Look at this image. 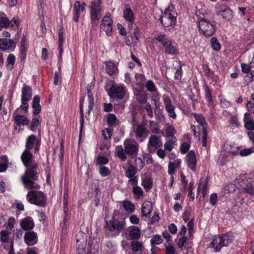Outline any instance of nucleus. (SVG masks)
I'll use <instances>...</instances> for the list:
<instances>
[{"instance_id": "obj_24", "label": "nucleus", "mask_w": 254, "mask_h": 254, "mask_svg": "<svg viewBox=\"0 0 254 254\" xmlns=\"http://www.w3.org/2000/svg\"><path fill=\"white\" fill-rule=\"evenodd\" d=\"M40 98L39 95H35L32 101V107L33 109V114L34 115H38L41 112V108L40 105Z\"/></svg>"}, {"instance_id": "obj_64", "label": "nucleus", "mask_w": 254, "mask_h": 254, "mask_svg": "<svg viewBox=\"0 0 254 254\" xmlns=\"http://www.w3.org/2000/svg\"><path fill=\"white\" fill-rule=\"evenodd\" d=\"M245 127L249 130H254V122L251 120L246 122Z\"/></svg>"}, {"instance_id": "obj_10", "label": "nucleus", "mask_w": 254, "mask_h": 254, "mask_svg": "<svg viewBox=\"0 0 254 254\" xmlns=\"http://www.w3.org/2000/svg\"><path fill=\"white\" fill-rule=\"evenodd\" d=\"M108 94L111 98L123 99L125 94V88L123 86L112 84L108 90Z\"/></svg>"}, {"instance_id": "obj_37", "label": "nucleus", "mask_w": 254, "mask_h": 254, "mask_svg": "<svg viewBox=\"0 0 254 254\" xmlns=\"http://www.w3.org/2000/svg\"><path fill=\"white\" fill-rule=\"evenodd\" d=\"M175 132V129L173 126H168L166 130V139H173L175 141V140L177 139L174 135Z\"/></svg>"}, {"instance_id": "obj_48", "label": "nucleus", "mask_w": 254, "mask_h": 254, "mask_svg": "<svg viewBox=\"0 0 254 254\" xmlns=\"http://www.w3.org/2000/svg\"><path fill=\"white\" fill-rule=\"evenodd\" d=\"M40 124L39 120L36 118H34L32 120V122L30 126L29 127V128L32 131H35L38 125Z\"/></svg>"}, {"instance_id": "obj_9", "label": "nucleus", "mask_w": 254, "mask_h": 254, "mask_svg": "<svg viewBox=\"0 0 254 254\" xmlns=\"http://www.w3.org/2000/svg\"><path fill=\"white\" fill-rule=\"evenodd\" d=\"M216 13L217 16H221L223 19L229 21L233 17V12L229 7L226 5L217 4L216 6Z\"/></svg>"}, {"instance_id": "obj_53", "label": "nucleus", "mask_w": 254, "mask_h": 254, "mask_svg": "<svg viewBox=\"0 0 254 254\" xmlns=\"http://www.w3.org/2000/svg\"><path fill=\"white\" fill-rule=\"evenodd\" d=\"M137 101L140 104H144L146 102L147 98L146 94L141 93L136 97Z\"/></svg>"}, {"instance_id": "obj_8", "label": "nucleus", "mask_w": 254, "mask_h": 254, "mask_svg": "<svg viewBox=\"0 0 254 254\" xmlns=\"http://www.w3.org/2000/svg\"><path fill=\"white\" fill-rule=\"evenodd\" d=\"M32 96V88L26 84H24L22 88L21 93V105L20 108L25 111H28L29 108L28 101H29Z\"/></svg>"}, {"instance_id": "obj_51", "label": "nucleus", "mask_w": 254, "mask_h": 254, "mask_svg": "<svg viewBox=\"0 0 254 254\" xmlns=\"http://www.w3.org/2000/svg\"><path fill=\"white\" fill-rule=\"evenodd\" d=\"M146 88L149 92H154L156 91V88L154 82L151 80H148L146 83Z\"/></svg>"}, {"instance_id": "obj_3", "label": "nucleus", "mask_w": 254, "mask_h": 254, "mask_svg": "<svg viewBox=\"0 0 254 254\" xmlns=\"http://www.w3.org/2000/svg\"><path fill=\"white\" fill-rule=\"evenodd\" d=\"M197 23L199 31L205 37L212 36L216 30L215 21L208 20L205 16H200Z\"/></svg>"}, {"instance_id": "obj_5", "label": "nucleus", "mask_w": 254, "mask_h": 254, "mask_svg": "<svg viewBox=\"0 0 254 254\" xmlns=\"http://www.w3.org/2000/svg\"><path fill=\"white\" fill-rule=\"evenodd\" d=\"M89 7L91 24L92 26H96L98 25L97 21L102 16L103 8L101 5V0H93Z\"/></svg>"}, {"instance_id": "obj_21", "label": "nucleus", "mask_w": 254, "mask_h": 254, "mask_svg": "<svg viewBox=\"0 0 254 254\" xmlns=\"http://www.w3.org/2000/svg\"><path fill=\"white\" fill-rule=\"evenodd\" d=\"M223 247H227L234 241V236L232 233H227L219 235Z\"/></svg>"}, {"instance_id": "obj_13", "label": "nucleus", "mask_w": 254, "mask_h": 254, "mask_svg": "<svg viewBox=\"0 0 254 254\" xmlns=\"http://www.w3.org/2000/svg\"><path fill=\"white\" fill-rule=\"evenodd\" d=\"M186 157L188 167L192 171H195L197 160L194 151L193 150L190 151Z\"/></svg>"}, {"instance_id": "obj_45", "label": "nucleus", "mask_w": 254, "mask_h": 254, "mask_svg": "<svg viewBox=\"0 0 254 254\" xmlns=\"http://www.w3.org/2000/svg\"><path fill=\"white\" fill-rule=\"evenodd\" d=\"M211 47L213 50L219 51L221 49V45L217 38L213 37L210 40Z\"/></svg>"}, {"instance_id": "obj_20", "label": "nucleus", "mask_w": 254, "mask_h": 254, "mask_svg": "<svg viewBox=\"0 0 254 254\" xmlns=\"http://www.w3.org/2000/svg\"><path fill=\"white\" fill-rule=\"evenodd\" d=\"M222 247H223L222 243L219 235L213 237L212 241L209 245V248L214 249L215 252H218Z\"/></svg>"}, {"instance_id": "obj_27", "label": "nucleus", "mask_w": 254, "mask_h": 254, "mask_svg": "<svg viewBox=\"0 0 254 254\" xmlns=\"http://www.w3.org/2000/svg\"><path fill=\"white\" fill-rule=\"evenodd\" d=\"M36 140V136L34 134L28 136L26 139L25 150L30 151L34 147Z\"/></svg>"}, {"instance_id": "obj_16", "label": "nucleus", "mask_w": 254, "mask_h": 254, "mask_svg": "<svg viewBox=\"0 0 254 254\" xmlns=\"http://www.w3.org/2000/svg\"><path fill=\"white\" fill-rule=\"evenodd\" d=\"M15 47L14 41L6 38L0 39V49L2 51L11 50L13 51Z\"/></svg>"}, {"instance_id": "obj_56", "label": "nucleus", "mask_w": 254, "mask_h": 254, "mask_svg": "<svg viewBox=\"0 0 254 254\" xmlns=\"http://www.w3.org/2000/svg\"><path fill=\"white\" fill-rule=\"evenodd\" d=\"M97 163L100 165L106 164L109 162V159L105 156H98L97 158Z\"/></svg>"}, {"instance_id": "obj_7", "label": "nucleus", "mask_w": 254, "mask_h": 254, "mask_svg": "<svg viewBox=\"0 0 254 254\" xmlns=\"http://www.w3.org/2000/svg\"><path fill=\"white\" fill-rule=\"evenodd\" d=\"M146 122L142 121L141 123L133 127V132L137 141L140 142L144 141L147 137L149 131L147 128Z\"/></svg>"}, {"instance_id": "obj_60", "label": "nucleus", "mask_w": 254, "mask_h": 254, "mask_svg": "<svg viewBox=\"0 0 254 254\" xmlns=\"http://www.w3.org/2000/svg\"><path fill=\"white\" fill-rule=\"evenodd\" d=\"M217 195L216 193H212L210 196V203L213 206L216 205L217 201Z\"/></svg>"}, {"instance_id": "obj_4", "label": "nucleus", "mask_w": 254, "mask_h": 254, "mask_svg": "<svg viewBox=\"0 0 254 254\" xmlns=\"http://www.w3.org/2000/svg\"><path fill=\"white\" fill-rule=\"evenodd\" d=\"M30 190L26 195L27 200L31 204L38 206L44 207L46 205L47 197L41 191Z\"/></svg>"}, {"instance_id": "obj_26", "label": "nucleus", "mask_w": 254, "mask_h": 254, "mask_svg": "<svg viewBox=\"0 0 254 254\" xmlns=\"http://www.w3.org/2000/svg\"><path fill=\"white\" fill-rule=\"evenodd\" d=\"M208 181L207 179L203 180L201 178L199 180V183L198 187V191H201L203 198H204L206 195V192L207 190V186Z\"/></svg>"}, {"instance_id": "obj_22", "label": "nucleus", "mask_w": 254, "mask_h": 254, "mask_svg": "<svg viewBox=\"0 0 254 254\" xmlns=\"http://www.w3.org/2000/svg\"><path fill=\"white\" fill-rule=\"evenodd\" d=\"M203 88L205 93V98L209 106H213L214 102L212 99V92L209 89L206 81H204L203 85Z\"/></svg>"}, {"instance_id": "obj_32", "label": "nucleus", "mask_w": 254, "mask_h": 254, "mask_svg": "<svg viewBox=\"0 0 254 254\" xmlns=\"http://www.w3.org/2000/svg\"><path fill=\"white\" fill-rule=\"evenodd\" d=\"M124 18L128 22L132 23L134 20V16L132 10L130 8H127L123 12Z\"/></svg>"}, {"instance_id": "obj_59", "label": "nucleus", "mask_w": 254, "mask_h": 254, "mask_svg": "<svg viewBox=\"0 0 254 254\" xmlns=\"http://www.w3.org/2000/svg\"><path fill=\"white\" fill-rule=\"evenodd\" d=\"M253 153L252 148H247L241 150L239 154L242 156H245Z\"/></svg>"}, {"instance_id": "obj_44", "label": "nucleus", "mask_w": 254, "mask_h": 254, "mask_svg": "<svg viewBox=\"0 0 254 254\" xmlns=\"http://www.w3.org/2000/svg\"><path fill=\"white\" fill-rule=\"evenodd\" d=\"M163 242V239L159 235H155L153 236L151 240L150 244L152 247H154L156 245L161 244Z\"/></svg>"}, {"instance_id": "obj_62", "label": "nucleus", "mask_w": 254, "mask_h": 254, "mask_svg": "<svg viewBox=\"0 0 254 254\" xmlns=\"http://www.w3.org/2000/svg\"><path fill=\"white\" fill-rule=\"evenodd\" d=\"M187 238L185 236H182L179 239V241L177 243L178 247L181 249H183V247L185 244L186 243Z\"/></svg>"}, {"instance_id": "obj_46", "label": "nucleus", "mask_w": 254, "mask_h": 254, "mask_svg": "<svg viewBox=\"0 0 254 254\" xmlns=\"http://www.w3.org/2000/svg\"><path fill=\"white\" fill-rule=\"evenodd\" d=\"M131 249L133 252H137L142 250V245L138 241H132L130 243Z\"/></svg>"}, {"instance_id": "obj_11", "label": "nucleus", "mask_w": 254, "mask_h": 254, "mask_svg": "<svg viewBox=\"0 0 254 254\" xmlns=\"http://www.w3.org/2000/svg\"><path fill=\"white\" fill-rule=\"evenodd\" d=\"M24 242L28 246H32L38 242L37 233L34 231H27L24 236Z\"/></svg>"}, {"instance_id": "obj_33", "label": "nucleus", "mask_w": 254, "mask_h": 254, "mask_svg": "<svg viewBox=\"0 0 254 254\" xmlns=\"http://www.w3.org/2000/svg\"><path fill=\"white\" fill-rule=\"evenodd\" d=\"M113 21L111 18V14L107 13L104 16L100 25V28H104L105 26H113Z\"/></svg>"}, {"instance_id": "obj_38", "label": "nucleus", "mask_w": 254, "mask_h": 254, "mask_svg": "<svg viewBox=\"0 0 254 254\" xmlns=\"http://www.w3.org/2000/svg\"><path fill=\"white\" fill-rule=\"evenodd\" d=\"M106 66V72L110 75H113L115 73L117 67L115 64L111 62H107L105 63Z\"/></svg>"}, {"instance_id": "obj_2", "label": "nucleus", "mask_w": 254, "mask_h": 254, "mask_svg": "<svg viewBox=\"0 0 254 254\" xmlns=\"http://www.w3.org/2000/svg\"><path fill=\"white\" fill-rule=\"evenodd\" d=\"M124 148L121 145L116 147L115 155L122 161L127 158V155L131 158L136 157L139 151V144L134 139L127 138L124 142Z\"/></svg>"}, {"instance_id": "obj_36", "label": "nucleus", "mask_w": 254, "mask_h": 254, "mask_svg": "<svg viewBox=\"0 0 254 254\" xmlns=\"http://www.w3.org/2000/svg\"><path fill=\"white\" fill-rule=\"evenodd\" d=\"M165 53L169 55H177L178 54V50L176 47L172 45V42L170 43L168 46L164 47Z\"/></svg>"}, {"instance_id": "obj_41", "label": "nucleus", "mask_w": 254, "mask_h": 254, "mask_svg": "<svg viewBox=\"0 0 254 254\" xmlns=\"http://www.w3.org/2000/svg\"><path fill=\"white\" fill-rule=\"evenodd\" d=\"M123 206L128 212L132 213L135 209L134 205L128 200H125L123 202Z\"/></svg>"}, {"instance_id": "obj_43", "label": "nucleus", "mask_w": 254, "mask_h": 254, "mask_svg": "<svg viewBox=\"0 0 254 254\" xmlns=\"http://www.w3.org/2000/svg\"><path fill=\"white\" fill-rule=\"evenodd\" d=\"M15 58L12 54H10L7 58L6 68L8 70H11L13 69L15 63Z\"/></svg>"}, {"instance_id": "obj_23", "label": "nucleus", "mask_w": 254, "mask_h": 254, "mask_svg": "<svg viewBox=\"0 0 254 254\" xmlns=\"http://www.w3.org/2000/svg\"><path fill=\"white\" fill-rule=\"evenodd\" d=\"M192 114L198 124L202 127V130H207L208 126L203 115L195 113H192Z\"/></svg>"}, {"instance_id": "obj_34", "label": "nucleus", "mask_w": 254, "mask_h": 254, "mask_svg": "<svg viewBox=\"0 0 254 254\" xmlns=\"http://www.w3.org/2000/svg\"><path fill=\"white\" fill-rule=\"evenodd\" d=\"M107 123L109 127L116 126L118 125L119 120L114 114L110 113L107 115Z\"/></svg>"}, {"instance_id": "obj_61", "label": "nucleus", "mask_w": 254, "mask_h": 254, "mask_svg": "<svg viewBox=\"0 0 254 254\" xmlns=\"http://www.w3.org/2000/svg\"><path fill=\"white\" fill-rule=\"evenodd\" d=\"M182 65L180 64L179 65V67L176 69L175 72V78L179 80H181L182 78Z\"/></svg>"}, {"instance_id": "obj_6", "label": "nucleus", "mask_w": 254, "mask_h": 254, "mask_svg": "<svg viewBox=\"0 0 254 254\" xmlns=\"http://www.w3.org/2000/svg\"><path fill=\"white\" fill-rule=\"evenodd\" d=\"M173 9V6H169L162 12L159 20L164 27L174 26L176 23L177 13Z\"/></svg>"}, {"instance_id": "obj_25", "label": "nucleus", "mask_w": 254, "mask_h": 254, "mask_svg": "<svg viewBox=\"0 0 254 254\" xmlns=\"http://www.w3.org/2000/svg\"><path fill=\"white\" fill-rule=\"evenodd\" d=\"M155 39L160 43L164 48L168 46L172 41V39L166 34H160L156 37Z\"/></svg>"}, {"instance_id": "obj_29", "label": "nucleus", "mask_w": 254, "mask_h": 254, "mask_svg": "<svg viewBox=\"0 0 254 254\" xmlns=\"http://www.w3.org/2000/svg\"><path fill=\"white\" fill-rule=\"evenodd\" d=\"M240 186L242 187V190L246 193H249L251 195L254 194L253 185L247 180L246 181V183H243V184H240Z\"/></svg>"}, {"instance_id": "obj_18", "label": "nucleus", "mask_w": 254, "mask_h": 254, "mask_svg": "<svg viewBox=\"0 0 254 254\" xmlns=\"http://www.w3.org/2000/svg\"><path fill=\"white\" fill-rule=\"evenodd\" d=\"M13 118L14 123L17 126L20 127L21 125L28 126L29 125L30 121L27 117L25 116L18 115L14 112L13 113Z\"/></svg>"}, {"instance_id": "obj_28", "label": "nucleus", "mask_w": 254, "mask_h": 254, "mask_svg": "<svg viewBox=\"0 0 254 254\" xmlns=\"http://www.w3.org/2000/svg\"><path fill=\"white\" fill-rule=\"evenodd\" d=\"M58 36H59V40H58V44H59V58L60 59L61 58L62 55L63 53V43L64 41V33L63 31L62 28H61L59 30L58 32Z\"/></svg>"}, {"instance_id": "obj_55", "label": "nucleus", "mask_w": 254, "mask_h": 254, "mask_svg": "<svg viewBox=\"0 0 254 254\" xmlns=\"http://www.w3.org/2000/svg\"><path fill=\"white\" fill-rule=\"evenodd\" d=\"M190 144L188 142H184L181 145L180 150L183 154L186 153L190 149Z\"/></svg>"}, {"instance_id": "obj_17", "label": "nucleus", "mask_w": 254, "mask_h": 254, "mask_svg": "<svg viewBox=\"0 0 254 254\" xmlns=\"http://www.w3.org/2000/svg\"><path fill=\"white\" fill-rule=\"evenodd\" d=\"M21 228L25 231H30L35 226V223L33 218L30 216H27L22 219L20 223Z\"/></svg>"}, {"instance_id": "obj_63", "label": "nucleus", "mask_w": 254, "mask_h": 254, "mask_svg": "<svg viewBox=\"0 0 254 254\" xmlns=\"http://www.w3.org/2000/svg\"><path fill=\"white\" fill-rule=\"evenodd\" d=\"M176 166L174 163L170 162L168 165V173L171 175L175 172V168Z\"/></svg>"}, {"instance_id": "obj_35", "label": "nucleus", "mask_w": 254, "mask_h": 254, "mask_svg": "<svg viewBox=\"0 0 254 254\" xmlns=\"http://www.w3.org/2000/svg\"><path fill=\"white\" fill-rule=\"evenodd\" d=\"M152 207L150 202L149 203H143L142 205L141 213L142 216L148 217L151 212Z\"/></svg>"}, {"instance_id": "obj_12", "label": "nucleus", "mask_w": 254, "mask_h": 254, "mask_svg": "<svg viewBox=\"0 0 254 254\" xmlns=\"http://www.w3.org/2000/svg\"><path fill=\"white\" fill-rule=\"evenodd\" d=\"M85 3L83 2L81 4L80 2L78 0H76L74 2L73 5V20L77 23L79 20V17L80 16V10L83 11L85 10L84 6Z\"/></svg>"}, {"instance_id": "obj_1", "label": "nucleus", "mask_w": 254, "mask_h": 254, "mask_svg": "<svg viewBox=\"0 0 254 254\" xmlns=\"http://www.w3.org/2000/svg\"><path fill=\"white\" fill-rule=\"evenodd\" d=\"M21 160L26 168L21 181L27 190L40 189L41 186L35 182L38 180V163L29 150H24L21 155Z\"/></svg>"}, {"instance_id": "obj_31", "label": "nucleus", "mask_w": 254, "mask_h": 254, "mask_svg": "<svg viewBox=\"0 0 254 254\" xmlns=\"http://www.w3.org/2000/svg\"><path fill=\"white\" fill-rule=\"evenodd\" d=\"M141 185L146 191H149L152 188L153 180L150 177L146 176L142 180Z\"/></svg>"}, {"instance_id": "obj_52", "label": "nucleus", "mask_w": 254, "mask_h": 254, "mask_svg": "<svg viewBox=\"0 0 254 254\" xmlns=\"http://www.w3.org/2000/svg\"><path fill=\"white\" fill-rule=\"evenodd\" d=\"M99 173L100 175L103 177H106L110 174L109 169L105 166H100L99 168Z\"/></svg>"}, {"instance_id": "obj_47", "label": "nucleus", "mask_w": 254, "mask_h": 254, "mask_svg": "<svg viewBox=\"0 0 254 254\" xmlns=\"http://www.w3.org/2000/svg\"><path fill=\"white\" fill-rule=\"evenodd\" d=\"M167 141L164 144L165 149L169 151H171L174 147V145L177 141V139L173 140V139H166Z\"/></svg>"}, {"instance_id": "obj_58", "label": "nucleus", "mask_w": 254, "mask_h": 254, "mask_svg": "<svg viewBox=\"0 0 254 254\" xmlns=\"http://www.w3.org/2000/svg\"><path fill=\"white\" fill-rule=\"evenodd\" d=\"M0 240L2 242H6L8 241V233L6 231L2 230L0 232Z\"/></svg>"}, {"instance_id": "obj_49", "label": "nucleus", "mask_w": 254, "mask_h": 254, "mask_svg": "<svg viewBox=\"0 0 254 254\" xmlns=\"http://www.w3.org/2000/svg\"><path fill=\"white\" fill-rule=\"evenodd\" d=\"M132 192L134 194L136 195V197L138 198H139L140 196H142L143 194V191L142 189L138 186L133 187Z\"/></svg>"}, {"instance_id": "obj_30", "label": "nucleus", "mask_w": 254, "mask_h": 254, "mask_svg": "<svg viewBox=\"0 0 254 254\" xmlns=\"http://www.w3.org/2000/svg\"><path fill=\"white\" fill-rule=\"evenodd\" d=\"M130 240L138 239L140 237V231L137 226H133L129 232Z\"/></svg>"}, {"instance_id": "obj_50", "label": "nucleus", "mask_w": 254, "mask_h": 254, "mask_svg": "<svg viewBox=\"0 0 254 254\" xmlns=\"http://www.w3.org/2000/svg\"><path fill=\"white\" fill-rule=\"evenodd\" d=\"M135 78L137 80L139 81L138 85L142 88L143 87V84L141 82L145 80V76L142 73H137L135 74Z\"/></svg>"}, {"instance_id": "obj_14", "label": "nucleus", "mask_w": 254, "mask_h": 254, "mask_svg": "<svg viewBox=\"0 0 254 254\" xmlns=\"http://www.w3.org/2000/svg\"><path fill=\"white\" fill-rule=\"evenodd\" d=\"M115 216H113L110 220V225L109 226V231L113 232L115 230L120 232L125 227V222L124 221H114Z\"/></svg>"}, {"instance_id": "obj_19", "label": "nucleus", "mask_w": 254, "mask_h": 254, "mask_svg": "<svg viewBox=\"0 0 254 254\" xmlns=\"http://www.w3.org/2000/svg\"><path fill=\"white\" fill-rule=\"evenodd\" d=\"M93 84H88L87 86V95L88 98V109L87 113L90 115L91 111L92 110L93 106L94 105V98L93 94L91 92V90L94 88Z\"/></svg>"}, {"instance_id": "obj_39", "label": "nucleus", "mask_w": 254, "mask_h": 254, "mask_svg": "<svg viewBox=\"0 0 254 254\" xmlns=\"http://www.w3.org/2000/svg\"><path fill=\"white\" fill-rule=\"evenodd\" d=\"M9 26V20L5 14L2 13L0 16V31L2 28H7Z\"/></svg>"}, {"instance_id": "obj_40", "label": "nucleus", "mask_w": 254, "mask_h": 254, "mask_svg": "<svg viewBox=\"0 0 254 254\" xmlns=\"http://www.w3.org/2000/svg\"><path fill=\"white\" fill-rule=\"evenodd\" d=\"M159 137L157 135H152L150 136L148 143V147L149 146H152L154 147H158L159 143Z\"/></svg>"}, {"instance_id": "obj_57", "label": "nucleus", "mask_w": 254, "mask_h": 254, "mask_svg": "<svg viewBox=\"0 0 254 254\" xmlns=\"http://www.w3.org/2000/svg\"><path fill=\"white\" fill-rule=\"evenodd\" d=\"M26 48H20V60L21 63L25 61L26 57Z\"/></svg>"}, {"instance_id": "obj_42", "label": "nucleus", "mask_w": 254, "mask_h": 254, "mask_svg": "<svg viewBox=\"0 0 254 254\" xmlns=\"http://www.w3.org/2000/svg\"><path fill=\"white\" fill-rule=\"evenodd\" d=\"M136 173V168L133 165H130L127 167L126 171V176L127 177L130 179L134 177Z\"/></svg>"}, {"instance_id": "obj_15", "label": "nucleus", "mask_w": 254, "mask_h": 254, "mask_svg": "<svg viewBox=\"0 0 254 254\" xmlns=\"http://www.w3.org/2000/svg\"><path fill=\"white\" fill-rule=\"evenodd\" d=\"M163 101L165 109L169 113V117L173 119H176L177 116L174 112L175 107L172 104L170 98L168 97L164 98Z\"/></svg>"}, {"instance_id": "obj_54", "label": "nucleus", "mask_w": 254, "mask_h": 254, "mask_svg": "<svg viewBox=\"0 0 254 254\" xmlns=\"http://www.w3.org/2000/svg\"><path fill=\"white\" fill-rule=\"evenodd\" d=\"M205 72L206 75L213 79H215L217 77V75L215 74L214 72L208 66H207L205 69Z\"/></svg>"}]
</instances>
